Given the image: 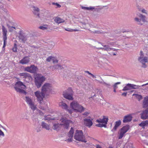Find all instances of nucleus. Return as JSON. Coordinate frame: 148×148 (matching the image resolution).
Instances as JSON below:
<instances>
[{
	"label": "nucleus",
	"instance_id": "obj_1",
	"mask_svg": "<svg viewBox=\"0 0 148 148\" xmlns=\"http://www.w3.org/2000/svg\"><path fill=\"white\" fill-rule=\"evenodd\" d=\"M74 138L76 140L79 141L84 143L87 142V140L83 135V133L82 130H76Z\"/></svg>",
	"mask_w": 148,
	"mask_h": 148
},
{
	"label": "nucleus",
	"instance_id": "obj_2",
	"mask_svg": "<svg viewBox=\"0 0 148 148\" xmlns=\"http://www.w3.org/2000/svg\"><path fill=\"white\" fill-rule=\"evenodd\" d=\"M73 92L71 88H69L63 92L64 97L66 99L69 100H72L73 99Z\"/></svg>",
	"mask_w": 148,
	"mask_h": 148
},
{
	"label": "nucleus",
	"instance_id": "obj_3",
	"mask_svg": "<svg viewBox=\"0 0 148 148\" xmlns=\"http://www.w3.org/2000/svg\"><path fill=\"white\" fill-rule=\"evenodd\" d=\"M45 77L41 75H38L35 78V83L37 88L40 87L42 83L45 80Z\"/></svg>",
	"mask_w": 148,
	"mask_h": 148
},
{
	"label": "nucleus",
	"instance_id": "obj_4",
	"mask_svg": "<svg viewBox=\"0 0 148 148\" xmlns=\"http://www.w3.org/2000/svg\"><path fill=\"white\" fill-rule=\"evenodd\" d=\"M18 38L19 40L22 42L25 43V42L28 39V38L31 36V34H26L24 33L23 30H20L18 32Z\"/></svg>",
	"mask_w": 148,
	"mask_h": 148
},
{
	"label": "nucleus",
	"instance_id": "obj_5",
	"mask_svg": "<svg viewBox=\"0 0 148 148\" xmlns=\"http://www.w3.org/2000/svg\"><path fill=\"white\" fill-rule=\"evenodd\" d=\"M129 129L130 126L129 125H126L122 127L118 133V139H121L123 137L125 134L129 130Z\"/></svg>",
	"mask_w": 148,
	"mask_h": 148
},
{
	"label": "nucleus",
	"instance_id": "obj_6",
	"mask_svg": "<svg viewBox=\"0 0 148 148\" xmlns=\"http://www.w3.org/2000/svg\"><path fill=\"white\" fill-rule=\"evenodd\" d=\"M70 106L73 109H74L75 110H77L78 109L79 111L80 112L84 111L85 109L83 106L79 105L77 102L75 101L72 102Z\"/></svg>",
	"mask_w": 148,
	"mask_h": 148
},
{
	"label": "nucleus",
	"instance_id": "obj_7",
	"mask_svg": "<svg viewBox=\"0 0 148 148\" xmlns=\"http://www.w3.org/2000/svg\"><path fill=\"white\" fill-rule=\"evenodd\" d=\"M34 94L37 97V100L40 104H42V101L43 100L45 96V94L44 92L42 91L40 92L37 91L34 92Z\"/></svg>",
	"mask_w": 148,
	"mask_h": 148
},
{
	"label": "nucleus",
	"instance_id": "obj_8",
	"mask_svg": "<svg viewBox=\"0 0 148 148\" xmlns=\"http://www.w3.org/2000/svg\"><path fill=\"white\" fill-rule=\"evenodd\" d=\"M38 69L37 66L34 65H32L30 66H28L24 68L25 71L32 73H36L38 71Z\"/></svg>",
	"mask_w": 148,
	"mask_h": 148
},
{
	"label": "nucleus",
	"instance_id": "obj_9",
	"mask_svg": "<svg viewBox=\"0 0 148 148\" xmlns=\"http://www.w3.org/2000/svg\"><path fill=\"white\" fill-rule=\"evenodd\" d=\"M139 17H140V18L136 17L134 18V20L137 22L138 25H142L146 21L145 19L146 17L141 14L139 15Z\"/></svg>",
	"mask_w": 148,
	"mask_h": 148
},
{
	"label": "nucleus",
	"instance_id": "obj_10",
	"mask_svg": "<svg viewBox=\"0 0 148 148\" xmlns=\"http://www.w3.org/2000/svg\"><path fill=\"white\" fill-rule=\"evenodd\" d=\"M2 34L3 35V48H4L6 45L7 42V30L4 26L2 25Z\"/></svg>",
	"mask_w": 148,
	"mask_h": 148
},
{
	"label": "nucleus",
	"instance_id": "obj_11",
	"mask_svg": "<svg viewBox=\"0 0 148 148\" xmlns=\"http://www.w3.org/2000/svg\"><path fill=\"white\" fill-rule=\"evenodd\" d=\"M61 122L63 123H60L61 127L63 126L64 129H68L69 127V124L71 122V120L62 118L61 119Z\"/></svg>",
	"mask_w": 148,
	"mask_h": 148
},
{
	"label": "nucleus",
	"instance_id": "obj_12",
	"mask_svg": "<svg viewBox=\"0 0 148 148\" xmlns=\"http://www.w3.org/2000/svg\"><path fill=\"white\" fill-rule=\"evenodd\" d=\"M52 89L51 84L49 83H45L42 88V91L45 92L49 93Z\"/></svg>",
	"mask_w": 148,
	"mask_h": 148
},
{
	"label": "nucleus",
	"instance_id": "obj_13",
	"mask_svg": "<svg viewBox=\"0 0 148 148\" xmlns=\"http://www.w3.org/2000/svg\"><path fill=\"white\" fill-rule=\"evenodd\" d=\"M92 120L93 119H92L91 120L90 119L86 118L84 119V125L89 128L93 124V123L92 121Z\"/></svg>",
	"mask_w": 148,
	"mask_h": 148
},
{
	"label": "nucleus",
	"instance_id": "obj_14",
	"mask_svg": "<svg viewBox=\"0 0 148 148\" xmlns=\"http://www.w3.org/2000/svg\"><path fill=\"white\" fill-rule=\"evenodd\" d=\"M74 130L73 128L71 127V129L68 133V136L69 138L66 140L68 141L69 142L72 141V138L73 137V134H74Z\"/></svg>",
	"mask_w": 148,
	"mask_h": 148
},
{
	"label": "nucleus",
	"instance_id": "obj_15",
	"mask_svg": "<svg viewBox=\"0 0 148 148\" xmlns=\"http://www.w3.org/2000/svg\"><path fill=\"white\" fill-rule=\"evenodd\" d=\"M30 57V56H25L19 62L23 64L28 63L30 62L29 58Z\"/></svg>",
	"mask_w": 148,
	"mask_h": 148
},
{
	"label": "nucleus",
	"instance_id": "obj_16",
	"mask_svg": "<svg viewBox=\"0 0 148 148\" xmlns=\"http://www.w3.org/2000/svg\"><path fill=\"white\" fill-rule=\"evenodd\" d=\"M108 120V118H106L105 116H103L102 119H97L96 121L98 123H102L107 125Z\"/></svg>",
	"mask_w": 148,
	"mask_h": 148
},
{
	"label": "nucleus",
	"instance_id": "obj_17",
	"mask_svg": "<svg viewBox=\"0 0 148 148\" xmlns=\"http://www.w3.org/2000/svg\"><path fill=\"white\" fill-rule=\"evenodd\" d=\"M141 118L142 119H146L148 118V109L143 111L140 114Z\"/></svg>",
	"mask_w": 148,
	"mask_h": 148
},
{
	"label": "nucleus",
	"instance_id": "obj_18",
	"mask_svg": "<svg viewBox=\"0 0 148 148\" xmlns=\"http://www.w3.org/2000/svg\"><path fill=\"white\" fill-rule=\"evenodd\" d=\"M132 117L131 114H128L124 116L123 120V123H128L131 121L132 119Z\"/></svg>",
	"mask_w": 148,
	"mask_h": 148
},
{
	"label": "nucleus",
	"instance_id": "obj_19",
	"mask_svg": "<svg viewBox=\"0 0 148 148\" xmlns=\"http://www.w3.org/2000/svg\"><path fill=\"white\" fill-rule=\"evenodd\" d=\"M121 124V121L120 120L116 121L114 123V126L111 131L113 132H114Z\"/></svg>",
	"mask_w": 148,
	"mask_h": 148
},
{
	"label": "nucleus",
	"instance_id": "obj_20",
	"mask_svg": "<svg viewBox=\"0 0 148 148\" xmlns=\"http://www.w3.org/2000/svg\"><path fill=\"white\" fill-rule=\"evenodd\" d=\"M135 86L134 85V84L128 83L127 84L126 86L123 88L122 90L125 91L132 89V88H134L133 86Z\"/></svg>",
	"mask_w": 148,
	"mask_h": 148
},
{
	"label": "nucleus",
	"instance_id": "obj_21",
	"mask_svg": "<svg viewBox=\"0 0 148 148\" xmlns=\"http://www.w3.org/2000/svg\"><path fill=\"white\" fill-rule=\"evenodd\" d=\"M143 107L144 108H148V96L144 98L143 102Z\"/></svg>",
	"mask_w": 148,
	"mask_h": 148
},
{
	"label": "nucleus",
	"instance_id": "obj_22",
	"mask_svg": "<svg viewBox=\"0 0 148 148\" xmlns=\"http://www.w3.org/2000/svg\"><path fill=\"white\" fill-rule=\"evenodd\" d=\"M103 47H105V48L102 47L97 48L96 47H95L98 50L101 49L102 50H104V51H110L111 50L110 48V47L109 45H105L104 46H103Z\"/></svg>",
	"mask_w": 148,
	"mask_h": 148
},
{
	"label": "nucleus",
	"instance_id": "obj_23",
	"mask_svg": "<svg viewBox=\"0 0 148 148\" xmlns=\"http://www.w3.org/2000/svg\"><path fill=\"white\" fill-rule=\"evenodd\" d=\"M61 127L60 124L59 123H53L52 127V128L54 130L58 131L60 130Z\"/></svg>",
	"mask_w": 148,
	"mask_h": 148
},
{
	"label": "nucleus",
	"instance_id": "obj_24",
	"mask_svg": "<svg viewBox=\"0 0 148 148\" xmlns=\"http://www.w3.org/2000/svg\"><path fill=\"white\" fill-rule=\"evenodd\" d=\"M147 57L144 58L143 57H140L138 58V61L142 64L147 62Z\"/></svg>",
	"mask_w": 148,
	"mask_h": 148
},
{
	"label": "nucleus",
	"instance_id": "obj_25",
	"mask_svg": "<svg viewBox=\"0 0 148 148\" xmlns=\"http://www.w3.org/2000/svg\"><path fill=\"white\" fill-rule=\"evenodd\" d=\"M15 86L18 87L23 86L24 87H22L24 89H26V86L24 85L23 83L20 81H18L16 82L15 84Z\"/></svg>",
	"mask_w": 148,
	"mask_h": 148
},
{
	"label": "nucleus",
	"instance_id": "obj_26",
	"mask_svg": "<svg viewBox=\"0 0 148 148\" xmlns=\"http://www.w3.org/2000/svg\"><path fill=\"white\" fill-rule=\"evenodd\" d=\"M54 21L58 23H60L64 22V19H61L60 17H56L54 19Z\"/></svg>",
	"mask_w": 148,
	"mask_h": 148
},
{
	"label": "nucleus",
	"instance_id": "obj_27",
	"mask_svg": "<svg viewBox=\"0 0 148 148\" xmlns=\"http://www.w3.org/2000/svg\"><path fill=\"white\" fill-rule=\"evenodd\" d=\"M139 125L143 128L145 126L148 125V120L143 121L139 124Z\"/></svg>",
	"mask_w": 148,
	"mask_h": 148
},
{
	"label": "nucleus",
	"instance_id": "obj_28",
	"mask_svg": "<svg viewBox=\"0 0 148 148\" xmlns=\"http://www.w3.org/2000/svg\"><path fill=\"white\" fill-rule=\"evenodd\" d=\"M53 69H64L62 66L60 64H57L54 65L53 66Z\"/></svg>",
	"mask_w": 148,
	"mask_h": 148
},
{
	"label": "nucleus",
	"instance_id": "obj_29",
	"mask_svg": "<svg viewBox=\"0 0 148 148\" xmlns=\"http://www.w3.org/2000/svg\"><path fill=\"white\" fill-rule=\"evenodd\" d=\"M41 126L43 128L46 129L47 130L49 129V125L43 121L42 122Z\"/></svg>",
	"mask_w": 148,
	"mask_h": 148
},
{
	"label": "nucleus",
	"instance_id": "obj_30",
	"mask_svg": "<svg viewBox=\"0 0 148 148\" xmlns=\"http://www.w3.org/2000/svg\"><path fill=\"white\" fill-rule=\"evenodd\" d=\"M29 73H20L19 75L20 76H23V78L26 79L27 76L29 75Z\"/></svg>",
	"mask_w": 148,
	"mask_h": 148
},
{
	"label": "nucleus",
	"instance_id": "obj_31",
	"mask_svg": "<svg viewBox=\"0 0 148 148\" xmlns=\"http://www.w3.org/2000/svg\"><path fill=\"white\" fill-rule=\"evenodd\" d=\"M133 96H135L138 101H140L143 98V97L141 95L138 94H134L133 95Z\"/></svg>",
	"mask_w": 148,
	"mask_h": 148
},
{
	"label": "nucleus",
	"instance_id": "obj_32",
	"mask_svg": "<svg viewBox=\"0 0 148 148\" xmlns=\"http://www.w3.org/2000/svg\"><path fill=\"white\" fill-rule=\"evenodd\" d=\"M81 8L82 9L86 10H92L93 9H95V7H86L84 6H82Z\"/></svg>",
	"mask_w": 148,
	"mask_h": 148
},
{
	"label": "nucleus",
	"instance_id": "obj_33",
	"mask_svg": "<svg viewBox=\"0 0 148 148\" xmlns=\"http://www.w3.org/2000/svg\"><path fill=\"white\" fill-rule=\"evenodd\" d=\"M98 81L100 83H101L102 84L104 85L105 86H107L109 88H110V84L106 83L105 82H104L103 80L102 81Z\"/></svg>",
	"mask_w": 148,
	"mask_h": 148
},
{
	"label": "nucleus",
	"instance_id": "obj_34",
	"mask_svg": "<svg viewBox=\"0 0 148 148\" xmlns=\"http://www.w3.org/2000/svg\"><path fill=\"white\" fill-rule=\"evenodd\" d=\"M26 101L29 105L32 103V99L28 97H26Z\"/></svg>",
	"mask_w": 148,
	"mask_h": 148
},
{
	"label": "nucleus",
	"instance_id": "obj_35",
	"mask_svg": "<svg viewBox=\"0 0 148 148\" xmlns=\"http://www.w3.org/2000/svg\"><path fill=\"white\" fill-rule=\"evenodd\" d=\"M29 105L33 111L36 110V106H34V104L32 102L29 104Z\"/></svg>",
	"mask_w": 148,
	"mask_h": 148
},
{
	"label": "nucleus",
	"instance_id": "obj_36",
	"mask_svg": "<svg viewBox=\"0 0 148 148\" xmlns=\"http://www.w3.org/2000/svg\"><path fill=\"white\" fill-rule=\"evenodd\" d=\"M96 126L100 127H104L105 128H106L107 127V125L103 124V123H99L98 124H96L95 125Z\"/></svg>",
	"mask_w": 148,
	"mask_h": 148
},
{
	"label": "nucleus",
	"instance_id": "obj_37",
	"mask_svg": "<svg viewBox=\"0 0 148 148\" xmlns=\"http://www.w3.org/2000/svg\"><path fill=\"white\" fill-rule=\"evenodd\" d=\"M94 33L97 34H104L106 33L104 32L102 30H97L93 32Z\"/></svg>",
	"mask_w": 148,
	"mask_h": 148
},
{
	"label": "nucleus",
	"instance_id": "obj_38",
	"mask_svg": "<svg viewBox=\"0 0 148 148\" xmlns=\"http://www.w3.org/2000/svg\"><path fill=\"white\" fill-rule=\"evenodd\" d=\"M61 106L64 109H65L67 110L68 108V106L67 104L63 102L62 103L61 105Z\"/></svg>",
	"mask_w": 148,
	"mask_h": 148
},
{
	"label": "nucleus",
	"instance_id": "obj_39",
	"mask_svg": "<svg viewBox=\"0 0 148 148\" xmlns=\"http://www.w3.org/2000/svg\"><path fill=\"white\" fill-rule=\"evenodd\" d=\"M17 45L16 43H14L13 47L12 48V50L14 52H17Z\"/></svg>",
	"mask_w": 148,
	"mask_h": 148
},
{
	"label": "nucleus",
	"instance_id": "obj_40",
	"mask_svg": "<svg viewBox=\"0 0 148 148\" xmlns=\"http://www.w3.org/2000/svg\"><path fill=\"white\" fill-rule=\"evenodd\" d=\"M65 30L66 31H69V32H76V31H79V30L78 29H70V28H67V29L65 28Z\"/></svg>",
	"mask_w": 148,
	"mask_h": 148
},
{
	"label": "nucleus",
	"instance_id": "obj_41",
	"mask_svg": "<svg viewBox=\"0 0 148 148\" xmlns=\"http://www.w3.org/2000/svg\"><path fill=\"white\" fill-rule=\"evenodd\" d=\"M27 79H28V81L31 82L33 78L31 76L30 74H29V75H28L27 77Z\"/></svg>",
	"mask_w": 148,
	"mask_h": 148
},
{
	"label": "nucleus",
	"instance_id": "obj_42",
	"mask_svg": "<svg viewBox=\"0 0 148 148\" xmlns=\"http://www.w3.org/2000/svg\"><path fill=\"white\" fill-rule=\"evenodd\" d=\"M14 88L15 89V90L17 92H21L22 89L18 88V87L15 86L14 87Z\"/></svg>",
	"mask_w": 148,
	"mask_h": 148
},
{
	"label": "nucleus",
	"instance_id": "obj_43",
	"mask_svg": "<svg viewBox=\"0 0 148 148\" xmlns=\"http://www.w3.org/2000/svg\"><path fill=\"white\" fill-rule=\"evenodd\" d=\"M121 83L120 82H117L115 83L113 86V88L117 89L118 88L117 85L120 84Z\"/></svg>",
	"mask_w": 148,
	"mask_h": 148
},
{
	"label": "nucleus",
	"instance_id": "obj_44",
	"mask_svg": "<svg viewBox=\"0 0 148 148\" xmlns=\"http://www.w3.org/2000/svg\"><path fill=\"white\" fill-rule=\"evenodd\" d=\"M106 6H103L102 7H101V8L100 7V8H95V9H95V11L98 12V11H99L100 10H101L103 9V8H104V7H106Z\"/></svg>",
	"mask_w": 148,
	"mask_h": 148
},
{
	"label": "nucleus",
	"instance_id": "obj_45",
	"mask_svg": "<svg viewBox=\"0 0 148 148\" xmlns=\"http://www.w3.org/2000/svg\"><path fill=\"white\" fill-rule=\"evenodd\" d=\"M85 72L87 73L89 75H90L91 76L93 77V78H96V77L93 75L91 73H90L89 71H85Z\"/></svg>",
	"mask_w": 148,
	"mask_h": 148
},
{
	"label": "nucleus",
	"instance_id": "obj_46",
	"mask_svg": "<svg viewBox=\"0 0 148 148\" xmlns=\"http://www.w3.org/2000/svg\"><path fill=\"white\" fill-rule=\"evenodd\" d=\"M53 62V63H57L58 62V60L56 59V58L53 57L52 60Z\"/></svg>",
	"mask_w": 148,
	"mask_h": 148
},
{
	"label": "nucleus",
	"instance_id": "obj_47",
	"mask_svg": "<svg viewBox=\"0 0 148 148\" xmlns=\"http://www.w3.org/2000/svg\"><path fill=\"white\" fill-rule=\"evenodd\" d=\"M33 10L34 11L37 12H39L40 11V9L38 7L34 6L33 7Z\"/></svg>",
	"mask_w": 148,
	"mask_h": 148
},
{
	"label": "nucleus",
	"instance_id": "obj_48",
	"mask_svg": "<svg viewBox=\"0 0 148 148\" xmlns=\"http://www.w3.org/2000/svg\"><path fill=\"white\" fill-rule=\"evenodd\" d=\"M53 57L52 56H50L49 57H48L46 59V61L48 62H50L51 60H52Z\"/></svg>",
	"mask_w": 148,
	"mask_h": 148
},
{
	"label": "nucleus",
	"instance_id": "obj_49",
	"mask_svg": "<svg viewBox=\"0 0 148 148\" xmlns=\"http://www.w3.org/2000/svg\"><path fill=\"white\" fill-rule=\"evenodd\" d=\"M35 121V122L36 123H34V125H36V124H37V125H39V121H38V120L37 119H35L34 120H33V121L34 122Z\"/></svg>",
	"mask_w": 148,
	"mask_h": 148
},
{
	"label": "nucleus",
	"instance_id": "obj_50",
	"mask_svg": "<svg viewBox=\"0 0 148 148\" xmlns=\"http://www.w3.org/2000/svg\"><path fill=\"white\" fill-rule=\"evenodd\" d=\"M80 23L82 24V25L83 26V27L84 28H86V23L85 22H80Z\"/></svg>",
	"mask_w": 148,
	"mask_h": 148
},
{
	"label": "nucleus",
	"instance_id": "obj_51",
	"mask_svg": "<svg viewBox=\"0 0 148 148\" xmlns=\"http://www.w3.org/2000/svg\"><path fill=\"white\" fill-rule=\"evenodd\" d=\"M8 27V28L9 29V31L10 32H12L13 31V30H11V28H13L14 29H16V28L12 26L11 27L10 26H9L8 25H7Z\"/></svg>",
	"mask_w": 148,
	"mask_h": 148
},
{
	"label": "nucleus",
	"instance_id": "obj_52",
	"mask_svg": "<svg viewBox=\"0 0 148 148\" xmlns=\"http://www.w3.org/2000/svg\"><path fill=\"white\" fill-rule=\"evenodd\" d=\"M39 28L40 29H42L43 30H47V27H46L42 26H40L39 27Z\"/></svg>",
	"mask_w": 148,
	"mask_h": 148
},
{
	"label": "nucleus",
	"instance_id": "obj_53",
	"mask_svg": "<svg viewBox=\"0 0 148 148\" xmlns=\"http://www.w3.org/2000/svg\"><path fill=\"white\" fill-rule=\"evenodd\" d=\"M90 113V112H86L82 114L83 115L88 116Z\"/></svg>",
	"mask_w": 148,
	"mask_h": 148
},
{
	"label": "nucleus",
	"instance_id": "obj_54",
	"mask_svg": "<svg viewBox=\"0 0 148 148\" xmlns=\"http://www.w3.org/2000/svg\"><path fill=\"white\" fill-rule=\"evenodd\" d=\"M2 10L3 11V13L4 14H6V15L8 16H9V14L7 10H6L4 9V10Z\"/></svg>",
	"mask_w": 148,
	"mask_h": 148
},
{
	"label": "nucleus",
	"instance_id": "obj_55",
	"mask_svg": "<svg viewBox=\"0 0 148 148\" xmlns=\"http://www.w3.org/2000/svg\"><path fill=\"white\" fill-rule=\"evenodd\" d=\"M53 5H56L58 8H60L61 7V5L59 4L58 3H55L53 2L52 3Z\"/></svg>",
	"mask_w": 148,
	"mask_h": 148
},
{
	"label": "nucleus",
	"instance_id": "obj_56",
	"mask_svg": "<svg viewBox=\"0 0 148 148\" xmlns=\"http://www.w3.org/2000/svg\"><path fill=\"white\" fill-rule=\"evenodd\" d=\"M1 136L4 137L5 136V134L1 130H0V136Z\"/></svg>",
	"mask_w": 148,
	"mask_h": 148
},
{
	"label": "nucleus",
	"instance_id": "obj_57",
	"mask_svg": "<svg viewBox=\"0 0 148 148\" xmlns=\"http://www.w3.org/2000/svg\"><path fill=\"white\" fill-rule=\"evenodd\" d=\"M134 85L135 86H133V87L134 88H132V89H136L140 87V86L136 85L135 84H134Z\"/></svg>",
	"mask_w": 148,
	"mask_h": 148
},
{
	"label": "nucleus",
	"instance_id": "obj_58",
	"mask_svg": "<svg viewBox=\"0 0 148 148\" xmlns=\"http://www.w3.org/2000/svg\"><path fill=\"white\" fill-rule=\"evenodd\" d=\"M4 8H3V3L1 5H0V10H4Z\"/></svg>",
	"mask_w": 148,
	"mask_h": 148
},
{
	"label": "nucleus",
	"instance_id": "obj_59",
	"mask_svg": "<svg viewBox=\"0 0 148 148\" xmlns=\"http://www.w3.org/2000/svg\"><path fill=\"white\" fill-rule=\"evenodd\" d=\"M107 45H111L112 46L114 45V43L113 42H108L107 43Z\"/></svg>",
	"mask_w": 148,
	"mask_h": 148
},
{
	"label": "nucleus",
	"instance_id": "obj_60",
	"mask_svg": "<svg viewBox=\"0 0 148 148\" xmlns=\"http://www.w3.org/2000/svg\"><path fill=\"white\" fill-rule=\"evenodd\" d=\"M127 92H124L121 95L122 96H124V97H126L127 95Z\"/></svg>",
	"mask_w": 148,
	"mask_h": 148
},
{
	"label": "nucleus",
	"instance_id": "obj_61",
	"mask_svg": "<svg viewBox=\"0 0 148 148\" xmlns=\"http://www.w3.org/2000/svg\"><path fill=\"white\" fill-rule=\"evenodd\" d=\"M38 112L39 113V114L42 116H43L44 115V113L41 110H39Z\"/></svg>",
	"mask_w": 148,
	"mask_h": 148
},
{
	"label": "nucleus",
	"instance_id": "obj_62",
	"mask_svg": "<svg viewBox=\"0 0 148 148\" xmlns=\"http://www.w3.org/2000/svg\"><path fill=\"white\" fill-rule=\"evenodd\" d=\"M34 14L35 15H37L38 16V17L39 18L40 17V16H39L40 14L38 13V12H34Z\"/></svg>",
	"mask_w": 148,
	"mask_h": 148
},
{
	"label": "nucleus",
	"instance_id": "obj_63",
	"mask_svg": "<svg viewBox=\"0 0 148 148\" xmlns=\"http://www.w3.org/2000/svg\"><path fill=\"white\" fill-rule=\"evenodd\" d=\"M141 67L143 68H146L147 67V66L146 65L145 63H144L142 64Z\"/></svg>",
	"mask_w": 148,
	"mask_h": 148
},
{
	"label": "nucleus",
	"instance_id": "obj_64",
	"mask_svg": "<svg viewBox=\"0 0 148 148\" xmlns=\"http://www.w3.org/2000/svg\"><path fill=\"white\" fill-rule=\"evenodd\" d=\"M95 147L96 148H102V147L99 144L96 145Z\"/></svg>",
	"mask_w": 148,
	"mask_h": 148
}]
</instances>
